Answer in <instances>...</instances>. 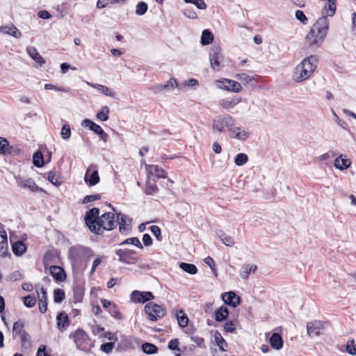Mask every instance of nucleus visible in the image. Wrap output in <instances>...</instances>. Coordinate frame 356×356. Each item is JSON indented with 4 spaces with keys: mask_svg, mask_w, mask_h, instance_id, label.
<instances>
[{
    "mask_svg": "<svg viewBox=\"0 0 356 356\" xmlns=\"http://www.w3.org/2000/svg\"><path fill=\"white\" fill-rule=\"evenodd\" d=\"M215 132L223 133L228 131L232 138L244 141L250 136V133L241 127H236V120L230 115L225 114L216 117L212 123Z\"/></svg>",
    "mask_w": 356,
    "mask_h": 356,
    "instance_id": "f257e3e1",
    "label": "nucleus"
},
{
    "mask_svg": "<svg viewBox=\"0 0 356 356\" xmlns=\"http://www.w3.org/2000/svg\"><path fill=\"white\" fill-rule=\"evenodd\" d=\"M329 29V21L326 17H320L312 26L305 40L310 47H319Z\"/></svg>",
    "mask_w": 356,
    "mask_h": 356,
    "instance_id": "f03ea898",
    "label": "nucleus"
},
{
    "mask_svg": "<svg viewBox=\"0 0 356 356\" xmlns=\"http://www.w3.org/2000/svg\"><path fill=\"white\" fill-rule=\"evenodd\" d=\"M318 59L315 55L309 56L303 59L294 69L292 78L297 83L302 82L309 79L317 67Z\"/></svg>",
    "mask_w": 356,
    "mask_h": 356,
    "instance_id": "7ed1b4c3",
    "label": "nucleus"
},
{
    "mask_svg": "<svg viewBox=\"0 0 356 356\" xmlns=\"http://www.w3.org/2000/svg\"><path fill=\"white\" fill-rule=\"evenodd\" d=\"M93 255L91 248L81 245L72 246L68 251V258L73 265L78 266L84 259H88Z\"/></svg>",
    "mask_w": 356,
    "mask_h": 356,
    "instance_id": "20e7f679",
    "label": "nucleus"
},
{
    "mask_svg": "<svg viewBox=\"0 0 356 356\" xmlns=\"http://www.w3.org/2000/svg\"><path fill=\"white\" fill-rule=\"evenodd\" d=\"M117 226V221L115 220V215L112 212H107L102 214L97 220V227H99V232L97 234H103L104 230H112Z\"/></svg>",
    "mask_w": 356,
    "mask_h": 356,
    "instance_id": "39448f33",
    "label": "nucleus"
},
{
    "mask_svg": "<svg viewBox=\"0 0 356 356\" xmlns=\"http://www.w3.org/2000/svg\"><path fill=\"white\" fill-rule=\"evenodd\" d=\"M145 312L152 321H156L165 316L166 312L161 306L154 303L148 302L145 306Z\"/></svg>",
    "mask_w": 356,
    "mask_h": 356,
    "instance_id": "423d86ee",
    "label": "nucleus"
},
{
    "mask_svg": "<svg viewBox=\"0 0 356 356\" xmlns=\"http://www.w3.org/2000/svg\"><path fill=\"white\" fill-rule=\"evenodd\" d=\"M99 211L97 208H92L88 211L85 215V222L90 230L95 233L98 234L99 232V227H97V222L98 220Z\"/></svg>",
    "mask_w": 356,
    "mask_h": 356,
    "instance_id": "0eeeda50",
    "label": "nucleus"
},
{
    "mask_svg": "<svg viewBox=\"0 0 356 356\" xmlns=\"http://www.w3.org/2000/svg\"><path fill=\"white\" fill-rule=\"evenodd\" d=\"M119 257V261L128 264H136L138 261L136 252L129 249H119L115 252Z\"/></svg>",
    "mask_w": 356,
    "mask_h": 356,
    "instance_id": "6e6552de",
    "label": "nucleus"
},
{
    "mask_svg": "<svg viewBox=\"0 0 356 356\" xmlns=\"http://www.w3.org/2000/svg\"><path fill=\"white\" fill-rule=\"evenodd\" d=\"M217 86L224 90L239 92L242 90V86L238 81L223 79L216 81Z\"/></svg>",
    "mask_w": 356,
    "mask_h": 356,
    "instance_id": "1a4fd4ad",
    "label": "nucleus"
},
{
    "mask_svg": "<svg viewBox=\"0 0 356 356\" xmlns=\"http://www.w3.org/2000/svg\"><path fill=\"white\" fill-rule=\"evenodd\" d=\"M222 58L223 57L221 54V49L220 47L218 45H213L209 53V60L211 68L214 70H218L217 67L220 66Z\"/></svg>",
    "mask_w": 356,
    "mask_h": 356,
    "instance_id": "9d476101",
    "label": "nucleus"
},
{
    "mask_svg": "<svg viewBox=\"0 0 356 356\" xmlns=\"http://www.w3.org/2000/svg\"><path fill=\"white\" fill-rule=\"evenodd\" d=\"M81 125L84 127L89 128L90 130L92 131L95 134H97L101 140L106 142L108 139V134L104 132L103 129L98 124H95L94 122L89 119H85L82 121Z\"/></svg>",
    "mask_w": 356,
    "mask_h": 356,
    "instance_id": "9b49d317",
    "label": "nucleus"
},
{
    "mask_svg": "<svg viewBox=\"0 0 356 356\" xmlns=\"http://www.w3.org/2000/svg\"><path fill=\"white\" fill-rule=\"evenodd\" d=\"M130 298L134 302L144 303L148 300H153L154 296L152 292L136 290L131 292Z\"/></svg>",
    "mask_w": 356,
    "mask_h": 356,
    "instance_id": "f8f14e48",
    "label": "nucleus"
},
{
    "mask_svg": "<svg viewBox=\"0 0 356 356\" xmlns=\"http://www.w3.org/2000/svg\"><path fill=\"white\" fill-rule=\"evenodd\" d=\"M84 180L89 186H95L99 181L96 165H91L88 167L84 177Z\"/></svg>",
    "mask_w": 356,
    "mask_h": 356,
    "instance_id": "ddd939ff",
    "label": "nucleus"
},
{
    "mask_svg": "<svg viewBox=\"0 0 356 356\" xmlns=\"http://www.w3.org/2000/svg\"><path fill=\"white\" fill-rule=\"evenodd\" d=\"M323 328V323L320 321H313L307 323V334L310 337L319 336Z\"/></svg>",
    "mask_w": 356,
    "mask_h": 356,
    "instance_id": "4468645a",
    "label": "nucleus"
},
{
    "mask_svg": "<svg viewBox=\"0 0 356 356\" xmlns=\"http://www.w3.org/2000/svg\"><path fill=\"white\" fill-rule=\"evenodd\" d=\"M88 337L82 329H78L74 334V341L78 348L84 350Z\"/></svg>",
    "mask_w": 356,
    "mask_h": 356,
    "instance_id": "2eb2a0df",
    "label": "nucleus"
},
{
    "mask_svg": "<svg viewBox=\"0 0 356 356\" xmlns=\"http://www.w3.org/2000/svg\"><path fill=\"white\" fill-rule=\"evenodd\" d=\"M118 221L119 224V231L121 234L127 235L131 230L130 223L127 222L128 218L126 215L119 213L117 214Z\"/></svg>",
    "mask_w": 356,
    "mask_h": 356,
    "instance_id": "dca6fc26",
    "label": "nucleus"
},
{
    "mask_svg": "<svg viewBox=\"0 0 356 356\" xmlns=\"http://www.w3.org/2000/svg\"><path fill=\"white\" fill-rule=\"evenodd\" d=\"M241 102V97L234 96L232 97L224 98L220 100L219 104L225 109L229 111L234 108Z\"/></svg>",
    "mask_w": 356,
    "mask_h": 356,
    "instance_id": "f3484780",
    "label": "nucleus"
},
{
    "mask_svg": "<svg viewBox=\"0 0 356 356\" xmlns=\"http://www.w3.org/2000/svg\"><path fill=\"white\" fill-rule=\"evenodd\" d=\"M222 299L226 305L236 307L240 304V297L233 291L226 292L222 294Z\"/></svg>",
    "mask_w": 356,
    "mask_h": 356,
    "instance_id": "a211bd4d",
    "label": "nucleus"
},
{
    "mask_svg": "<svg viewBox=\"0 0 356 356\" xmlns=\"http://www.w3.org/2000/svg\"><path fill=\"white\" fill-rule=\"evenodd\" d=\"M0 32L3 34L12 35L15 38H20L22 37V33L12 23L0 26Z\"/></svg>",
    "mask_w": 356,
    "mask_h": 356,
    "instance_id": "6ab92c4d",
    "label": "nucleus"
},
{
    "mask_svg": "<svg viewBox=\"0 0 356 356\" xmlns=\"http://www.w3.org/2000/svg\"><path fill=\"white\" fill-rule=\"evenodd\" d=\"M17 183L18 186L22 188H29L31 191H42L32 179H24L22 178H17Z\"/></svg>",
    "mask_w": 356,
    "mask_h": 356,
    "instance_id": "aec40b11",
    "label": "nucleus"
},
{
    "mask_svg": "<svg viewBox=\"0 0 356 356\" xmlns=\"http://www.w3.org/2000/svg\"><path fill=\"white\" fill-rule=\"evenodd\" d=\"M337 0H329L323 7L321 10L322 17H332L335 14L337 4Z\"/></svg>",
    "mask_w": 356,
    "mask_h": 356,
    "instance_id": "412c9836",
    "label": "nucleus"
},
{
    "mask_svg": "<svg viewBox=\"0 0 356 356\" xmlns=\"http://www.w3.org/2000/svg\"><path fill=\"white\" fill-rule=\"evenodd\" d=\"M38 298L39 300V310L44 314L47 309V292L42 286L37 290Z\"/></svg>",
    "mask_w": 356,
    "mask_h": 356,
    "instance_id": "4be33fe9",
    "label": "nucleus"
},
{
    "mask_svg": "<svg viewBox=\"0 0 356 356\" xmlns=\"http://www.w3.org/2000/svg\"><path fill=\"white\" fill-rule=\"evenodd\" d=\"M49 271L51 275L58 282L64 281L66 277L63 268L58 266H51Z\"/></svg>",
    "mask_w": 356,
    "mask_h": 356,
    "instance_id": "5701e85b",
    "label": "nucleus"
},
{
    "mask_svg": "<svg viewBox=\"0 0 356 356\" xmlns=\"http://www.w3.org/2000/svg\"><path fill=\"white\" fill-rule=\"evenodd\" d=\"M146 170L147 172L156 176L157 178H165L167 177V172L162 168L156 165H147Z\"/></svg>",
    "mask_w": 356,
    "mask_h": 356,
    "instance_id": "b1692460",
    "label": "nucleus"
},
{
    "mask_svg": "<svg viewBox=\"0 0 356 356\" xmlns=\"http://www.w3.org/2000/svg\"><path fill=\"white\" fill-rule=\"evenodd\" d=\"M28 54L40 66H42L45 63V60L42 56L38 52L35 47L29 46L26 48Z\"/></svg>",
    "mask_w": 356,
    "mask_h": 356,
    "instance_id": "393cba45",
    "label": "nucleus"
},
{
    "mask_svg": "<svg viewBox=\"0 0 356 356\" xmlns=\"http://www.w3.org/2000/svg\"><path fill=\"white\" fill-rule=\"evenodd\" d=\"M57 327L61 331L65 330L70 325V321L68 316L64 313L60 312L56 316Z\"/></svg>",
    "mask_w": 356,
    "mask_h": 356,
    "instance_id": "a878e982",
    "label": "nucleus"
},
{
    "mask_svg": "<svg viewBox=\"0 0 356 356\" xmlns=\"http://www.w3.org/2000/svg\"><path fill=\"white\" fill-rule=\"evenodd\" d=\"M351 165L350 160L343 158V155H340L338 156L334 163V165L336 168L339 169L341 170H346Z\"/></svg>",
    "mask_w": 356,
    "mask_h": 356,
    "instance_id": "bb28decb",
    "label": "nucleus"
},
{
    "mask_svg": "<svg viewBox=\"0 0 356 356\" xmlns=\"http://www.w3.org/2000/svg\"><path fill=\"white\" fill-rule=\"evenodd\" d=\"M270 343L273 348L280 350L283 346V340L278 333H273L270 338Z\"/></svg>",
    "mask_w": 356,
    "mask_h": 356,
    "instance_id": "cd10ccee",
    "label": "nucleus"
},
{
    "mask_svg": "<svg viewBox=\"0 0 356 356\" xmlns=\"http://www.w3.org/2000/svg\"><path fill=\"white\" fill-rule=\"evenodd\" d=\"M12 249L15 255L21 256L25 252L26 246L23 241H17L13 244Z\"/></svg>",
    "mask_w": 356,
    "mask_h": 356,
    "instance_id": "c85d7f7f",
    "label": "nucleus"
},
{
    "mask_svg": "<svg viewBox=\"0 0 356 356\" xmlns=\"http://www.w3.org/2000/svg\"><path fill=\"white\" fill-rule=\"evenodd\" d=\"M228 314V309L226 307L222 306L216 311L215 320L218 322H221L227 318Z\"/></svg>",
    "mask_w": 356,
    "mask_h": 356,
    "instance_id": "c756f323",
    "label": "nucleus"
},
{
    "mask_svg": "<svg viewBox=\"0 0 356 356\" xmlns=\"http://www.w3.org/2000/svg\"><path fill=\"white\" fill-rule=\"evenodd\" d=\"M60 178V174L55 169L51 170L47 173V179L54 186H58L61 185Z\"/></svg>",
    "mask_w": 356,
    "mask_h": 356,
    "instance_id": "7c9ffc66",
    "label": "nucleus"
},
{
    "mask_svg": "<svg viewBox=\"0 0 356 356\" xmlns=\"http://www.w3.org/2000/svg\"><path fill=\"white\" fill-rule=\"evenodd\" d=\"M24 323L23 321L19 320L13 324V335L14 337L23 334V332H26L24 330Z\"/></svg>",
    "mask_w": 356,
    "mask_h": 356,
    "instance_id": "2f4dec72",
    "label": "nucleus"
},
{
    "mask_svg": "<svg viewBox=\"0 0 356 356\" xmlns=\"http://www.w3.org/2000/svg\"><path fill=\"white\" fill-rule=\"evenodd\" d=\"M213 40V35L212 33L206 29L202 31L201 36V43L202 45H207L212 42Z\"/></svg>",
    "mask_w": 356,
    "mask_h": 356,
    "instance_id": "473e14b6",
    "label": "nucleus"
},
{
    "mask_svg": "<svg viewBox=\"0 0 356 356\" xmlns=\"http://www.w3.org/2000/svg\"><path fill=\"white\" fill-rule=\"evenodd\" d=\"M74 298L76 302H81L84 296V289L80 284H76L73 288Z\"/></svg>",
    "mask_w": 356,
    "mask_h": 356,
    "instance_id": "72a5a7b5",
    "label": "nucleus"
},
{
    "mask_svg": "<svg viewBox=\"0 0 356 356\" xmlns=\"http://www.w3.org/2000/svg\"><path fill=\"white\" fill-rule=\"evenodd\" d=\"M179 267L184 271H185L191 275H195L197 272V267L194 264H192L182 262V263H180Z\"/></svg>",
    "mask_w": 356,
    "mask_h": 356,
    "instance_id": "f704fd0d",
    "label": "nucleus"
},
{
    "mask_svg": "<svg viewBox=\"0 0 356 356\" xmlns=\"http://www.w3.org/2000/svg\"><path fill=\"white\" fill-rule=\"evenodd\" d=\"M176 315L179 325L181 327H186L188 323V318L183 310H180Z\"/></svg>",
    "mask_w": 356,
    "mask_h": 356,
    "instance_id": "c9c22d12",
    "label": "nucleus"
},
{
    "mask_svg": "<svg viewBox=\"0 0 356 356\" xmlns=\"http://www.w3.org/2000/svg\"><path fill=\"white\" fill-rule=\"evenodd\" d=\"M33 163L36 167L38 168L42 167L44 165V159L41 152L38 151L34 153L33 156Z\"/></svg>",
    "mask_w": 356,
    "mask_h": 356,
    "instance_id": "e433bc0d",
    "label": "nucleus"
},
{
    "mask_svg": "<svg viewBox=\"0 0 356 356\" xmlns=\"http://www.w3.org/2000/svg\"><path fill=\"white\" fill-rule=\"evenodd\" d=\"M142 350L145 353L151 355L156 353L158 348L153 343L146 342L142 345Z\"/></svg>",
    "mask_w": 356,
    "mask_h": 356,
    "instance_id": "4c0bfd02",
    "label": "nucleus"
},
{
    "mask_svg": "<svg viewBox=\"0 0 356 356\" xmlns=\"http://www.w3.org/2000/svg\"><path fill=\"white\" fill-rule=\"evenodd\" d=\"M248 161V156L244 153L238 154L234 159V163L238 166H242L245 165Z\"/></svg>",
    "mask_w": 356,
    "mask_h": 356,
    "instance_id": "58836bf2",
    "label": "nucleus"
},
{
    "mask_svg": "<svg viewBox=\"0 0 356 356\" xmlns=\"http://www.w3.org/2000/svg\"><path fill=\"white\" fill-rule=\"evenodd\" d=\"M125 244H132L137 248L143 249V245L141 244L140 240L137 237H131L125 239L122 243H120V245H125Z\"/></svg>",
    "mask_w": 356,
    "mask_h": 356,
    "instance_id": "ea45409f",
    "label": "nucleus"
},
{
    "mask_svg": "<svg viewBox=\"0 0 356 356\" xmlns=\"http://www.w3.org/2000/svg\"><path fill=\"white\" fill-rule=\"evenodd\" d=\"M214 337H215V341H216L218 346L219 347V348L221 350L225 351V346H227V342L222 338V335L218 332H216L214 335Z\"/></svg>",
    "mask_w": 356,
    "mask_h": 356,
    "instance_id": "a19ab883",
    "label": "nucleus"
},
{
    "mask_svg": "<svg viewBox=\"0 0 356 356\" xmlns=\"http://www.w3.org/2000/svg\"><path fill=\"white\" fill-rule=\"evenodd\" d=\"M8 241L7 236L0 235V255H4L7 251Z\"/></svg>",
    "mask_w": 356,
    "mask_h": 356,
    "instance_id": "79ce46f5",
    "label": "nucleus"
},
{
    "mask_svg": "<svg viewBox=\"0 0 356 356\" xmlns=\"http://www.w3.org/2000/svg\"><path fill=\"white\" fill-rule=\"evenodd\" d=\"M148 6L144 1L138 3L136 7V14L138 15H143L147 10Z\"/></svg>",
    "mask_w": 356,
    "mask_h": 356,
    "instance_id": "37998d69",
    "label": "nucleus"
},
{
    "mask_svg": "<svg viewBox=\"0 0 356 356\" xmlns=\"http://www.w3.org/2000/svg\"><path fill=\"white\" fill-rule=\"evenodd\" d=\"M22 347L24 348H29L31 347V336L27 332H23V334L20 335Z\"/></svg>",
    "mask_w": 356,
    "mask_h": 356,
    "instance_id": "c03bdc74",
    "label": "nucleus"
},
{
    "mask_svg": "<svg viewBox=\"0 0 356 356\" xmlns=\"http://www.w3.org/2000/svg\"><path fill=\"white\" fill-rule=\"evenodd\" d=\"M65 298V292L63 290L56 289L54 291V300L56 303L61 302Z\"/></svg>",
    "mask_w": 356,
    "mask_h": 356,
    "instance_id": "a18cd8bd",
    "label": "nucleus"
},
{
    "mask_svg": "<svg viewBox=\"0 0 356 356\" xmlns=\"http://www.w3.org/2000/svg\"><path fill=\"white\" fill-rule=\"evenodd\" d=\"M109 108L104 106L102 108V111L97 114V118L102 121H106L108 119Z\"/></svg>",
    "mask_w": 356,
    "mask_h": 356,
    "instance_id": "49530a36",
    "label": "nucleus"
},
{
    "mask_svg": "<svg viewBox=\"0 0 356 356\" xmlns=\"http://www.w3.org/2000/svg\"><path fill=\"white\" fill-rule=\"evenodd\" d=\"M219 238H220L221 241L228 247H232L235 243L234 238L231 236L222 234L220 235Z\"/></svg>",
    "mask_w": 356,
    "mask_h": 356,
    "instance_id": "de8ad7c7",
    "label": "nucleus"
},
{
    "mask_svg": "<svg viewBox=\"0 0 356 356\" xmlns=\"http://www.w3.org/2000/svg\"><path fill=\"white\" fill-rule=\"evenodd\" d=\"M236 78L238 81H240L244 83H246V84L250 83L251 81H252L254 80L253 77L250 76V75H248L245 73L238 74L236 75Z\"/></svg>",
    "mask_w": 356,
    "mask_h": 356,
    "instance_id": "09e8293b",
    "label": "nucleus"
},
{
    "mask_svg": "<svg viewBox=\"0 0 356 356\" xmlns=\"http://www.w3.org/2000/svg\"><path fill=\"white\" fill-rule=\"evenodd\" d=\"M198 84V81L197 79H191L188 81H185L184 82L180 83V90H184L187 87H194Z\"/></svg>",
    "mask_w": 356,
    "mask_h": 356,
    "instance_id": "8fccbe9b",
    "label": "nucleus"
},
{
    "mask_svg": "<svg viewBox=\"0 0 356 356\" xmlns=\"http://www.w3.org/2000/svg\"><path fill=\"white\" fill-rule=\"evenodd\" d=\"M60 136H61L62 138L64 140H67L70 137L71 129H70V127L68 124H65L63 126V127L61 129V131H60Z\"/></svg>",
    "mask_w": 356,
    "mask_h": 356,
    "instance_id": "3c124183",
    "label": "nucleus"
},
{
    "mask_svg": "<svg viewBox=\"0 0 356 356\" xmlns=\"http://www.w3.org/2000/svg\"><path fill=\"white\" fill-rule=\"evenodd\" d=\"M115 343V342H108L102 344L100 346V350L107 354L111 353L114 348Z\"/></svg>",
    "mask_w": 356,
    "mask_h": 356,
    "instance_id": "603ef678",
    "label": "nucleus"
},
{
    "mask_svg": "<svg viewBox=\"0 0 356 356\" xmlns=\"http://www.w3.org/2000/svg\"><path fill=\"white\" fill-rule=\"evenodd\" d=\"M187 3H193L197 8L200 10H204L207 8V4L204 0H184Z\"/></svg>",
    "mask_w": 356,
    "mask_h": 356,
    "instance_id": "864d4df0",
    "label": "nucleus"
},
{
    "mask_svg": "<svg viewBox=\"0 0 356 356\" xmlns=\"http://www.w3.org/2000/svg\"><path fill=\"white\" fill-rule=\"evenodd\" d=\"M35 298L33 296H27L23 298L24 305L29 308L33 307L35 305Z\"/></svg>",
    "mask_w": 356,
    "mask_h": 356,
    "instance_id": "5fc2aeb1",
    "label": "nucleus"
},
{
    "mask_svg": "<svg viewBox=\"0 0 356 356\" xmlns=\"http://www.w3.org/2000/svg\"><path fill=\"white\" fill-rule=\"evenodd\" d=\"M346 351L353 355H356V345L353 339L348 340L346 345Z\"/></svg>",
    "mask_w": 356,
    "mask_h": 356,
    "instance_id": "6e6d98bb",
    "label": "nucleus"
},
{
    "mask_svg": "<svg viewBox=\"0 0 356 356\" xmlns=\"http://www.w3.org/2000/svg\"><path fill=\"white\" fill-rule=\"evenodd\" d=\"M158 191V187L155 184H151L150 182H147V186L145 188V193L147 195H152L153 193Z\"/></svg>",
    "mask_w": 356,
    "mask_h": 356,
    "instance_id": "4d7b16f0",
    "label": "nucleus"
},
{
    "mask_svg": "<svg viewBox=\"0 0 356 356\" xmlns=\"http://www.w3.org/2000/svg\"><path fill=\"white\" fill-rule=\"evenodd\" d=\"M8 142L3 138H0V153L6 154L8 152Z\"/></svg>",
    "mask_w": 356,
    "mask_h": 356,
    "instance_id": "13d9d810",
    "label": "nucleus"
},
{
    "mask_svg": "<svg viewBox=\"0 0 356 356\" xmlns=\"http://www.w3.org/2000/svg\"><path fill=\"white\" fill-rule=\"evenodd\" d=\"M251 273V268H249V264L245 265L241 268L240 275L243 279H247Z\"/></svg>",
    "mask_w": 356,
    "mask_h": 356,
    "instance_id": "bf43d9fd",
    "label": "nucleus"
},
{
    "mask_svg": "<svg viewBox=\"0 0 356 356\" xmlns=\"http://www.w3.org/2000/svg\"><path fill=\"white\" fill-rule=\"evenodd\" d=\"M150 230L152 233L154 235V236L159 240L161 241V231L159 226L152 225L150 227Z\"/></svg>",
    "mask_w": 356,
    "mask_h": 356,
    "instance_id": "052dcab7",
    "label": "nucleus"
},
{
    "mask_svg": "<svg viewBox=\"0 0 356 356\" xmlns=\"http://www.w3.org/2000/svg\"><path fill=\"white\" fill-rule=\"evenodd\" d=\"M295 16L296 19L300 21L302 24H305L307 23L308 19L302 10H296Z\"/></svg>",
    "mask_w": 356,
    "mask_h": 356,
    "instance_id": "680f3d73",
    "label": "nucleus"
},
{
    "mask_svg": "<svg viewBox=\"0 0 356 356\" xmlns=\"http://www.w3.org/2000/svg\"><path fill=\"white\" fill-rule=\"evenodd\" d=\"M183 13L186 17L189 19H195L197 18V13L193 9L186 8L183 11Z\"/></svg>",
    "mask_w": 356,
    "mask_h": 356,
    "instance_id": "e2e57ef3",
    "label": "nucleus"
},
{
    "mask_svg": "<svg viewBox=\"0 0 356 356\" xmlns=\"http://www.w3.org/2000/svg\"><path fill=\"white\" fill-rule=\"evenodd\" d=\"M204 261L205 264H207L208 266H209V267L211 268V269L212 270L213 273L216 275L217 272H216V269L215 268L213 259L211 257H207L204 259Z\"/></svg>",
    "mask_w": 356,
    "mask_h": 356,
    "instance_id": "0e129e2a",
    "label": "nucleus"
},
{
    "mask_svg": "<svg viewBox=\"0 0 356 356\" xmlns=\"http://www.w3.org/2000/svg\"><path fill=\"white\" fill-rule=\"evenodd\" d=\"M104 257L98 255L96 259L93 261L90 274H93L96 270V268L101 264Z\"/></svg>",
    "mask_w": 356,
    "mask_h": 356,
    "instance_id": "69168bd1",
    "label": "nucleus"
},
{
    "mask_svg": "<svg viewBox=\"0 0 356 356\" xmlns=\"http://www.w3.org/2000/svg\"><path fill=\"white\" fill-rule=\"evenodd\" d=\"M102 337L111 341V342H116L118 341L115 334L111 332H104L102 334Z\"/></svg>",
    "mask_w": 356,
    "mask_h": 356,
    "instance_id": "338daca9",
    "label": "nucleus"
},
{
    "mask_svg": "<svg viewBox=\"0 0 356 356\" xmlns=\"http://www.w3.org/2000/svg\"><path fill=\"white\" fill-rule=\"evenodd\" d=\"M224 329L227 332H234L236 330V327L233 321H229L224 325Z\"/></svg>",
    "mask_w": 356,
    "mask_h": 356,
    "instance_id": "774afa93",
    "label": "nucleus"
}]
</instances>
